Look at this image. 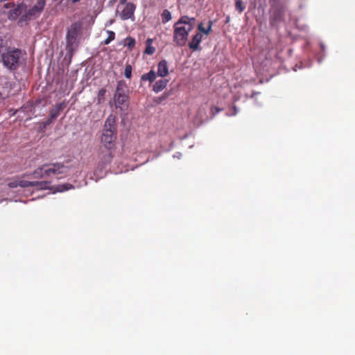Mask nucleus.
I'll use <instances>...</instances> for the list:
<instances>
[{
	"instance_id": "nucleus-28",
	"label": "nucleus",
	"mask_w": 355,
	"mask_h": 355,
	"mask_svg": "<svg viewBox=\"0 0 355 355\" xmlns=\"http://www.w3.org/2000/svg\"><path fill=\"white\" fill-rule=\"evenodd\" d=\"M53 119H51V118L49 116V119H48L46 121L44 122V127L46 128L47 125H49Z\"/></svg>"
},
{
	"instance_id": "nucleus-4",
	"label": "nucleus",
	"mask_w": 355,
	"mask_h": 355,
	"mask_svg": "<svg viewBox=\"0 0 355 355\" xmlns=\"http://www.w3.org/2000/svg\"><path fill=\"white\" fill-rule=\"evenodd\" d=\"M83 24L81 21H77L67 27L65 40L67 49L69 52L72 53L78 46L79 38L83 31Z\"/></svg>"
},
{
	"instance_id": "nucleus-26",
	"label": "nucleus",
	"mask_w": 355,
	"mask_h": 355,
	"mask_svg": "<svg viewBox=\"0 0 355 355\" xmlns=\"http://www.w3.org/2000/svg\"><path fill=\"white\" fill-rule=\"evenodd\" d=\"M220 111H221V109L218 107H216V106H212L211 108V114L213 116L216 115Z\"/></svg>"
},
{
	"instance_id": "nucleus-10",
	"label": "nucleus",
	"mask_w": 355,
	"mask_h": 355,
	"mask_svg": "<svg viewBox=\"0 0 355 355\" xmlns=\"http://www.w3.org/2000/svg\"><path fill=\"white\" fill-rule=\"evenodd\" d=\"M122 84L119 83L116 86V93L114 96V101L115 103L116 107L121 108V106L127 101L128 96L121 92L122 89Z\"/></svg>"
},
{
	"instance_id": "nucleus-25",
	"label": "nucleus",
	"mask_w": 355,
	"mask_h": 355,
	"mask_svg": "<svg viewBox=\"0 0 355 355\" xmlns=\"http://www.w3.org/2000/svg\"><path fill=\"white\" fill-rule=\"evenodd\" d=\"M73 188L71 184H64L58 186V191L59 192H63Z\"/></svg>"
},
{
	"instance_id": "nucleus-3",
	"label": "nucleus",
	"mask_w": 355,
	"mask_h": 355,
	"mask_svg": "<svg viewBox=\"0 0 355 355\" xmlns=\"http://www.w3.org/2000/svg\"><path fill=\"white\" fill-rule=\"evenodd\" d=\"M69 168L62 163L55 162L44 164L36 168L32 175L35 178L43 179L56 176L58 179L67 176Z\"/></svg>"
},
{
	"instance_id": "nucleus-33",
	"label": "nucleus",
	"mask_w": 355,
	"mask_h": 355,
	"mask_svg": "<svg viewBox=\"0 0 355 355\" xmlns=\"http://www.w3.org/2000/svg\"><path fill=\"white\" fill-rule=\"evenodd\" d=\"M3 98V96H2V94L1 92H0V100Z\"/></svg>"
},
{
	"instance_id": "nucleus-32",
	"label": "nucleus",
	"mask_w": 355,
	"mask_h": 355,
	"mask_svg": "<svg viewBox=\"0 0 355 355\" xmlns=\"http://www.w3.org/2000/svg\"><path fill=\"white\" fill-rule=\"evenodd\" d=\"M270 1H272L273 3H279V1L280 0H270Z\"/></svg>"
},
{
	"instance_id": "nucleus-29",
	"label": "nucleus",
	"mask_w": 355,
	"mask_h": 355,
	"mask_svg": "<svg viewBox=\"0 0 355 355\" xmlns=\"http://www.w3.org/2000/svg\"><path fill=\"white\" fill-rule=\"evenodd\" d=\"M119 2H120V4H121V5L128 3H127V0H119Z\"/></svg>"
},
{
	"instance_id": "nucleus-22",
	"label": "nucleus",
	"mask_w": 355,
	"mask_h": 355,
	"mask_svg": "<svg viewBox=\"0 0 355 355\" xmlns=\"http://www.w3.org/2000/svg\"><path fill=\"white\" fill-rule=\"evenodd\" d=\"M107 33L108 35V37L104 41V44H110L115 38V33H114V32H113L112 31H107Z\"/></svg>"
},
{
	"instance_id": "nucleus-7",
	"label": "nucleus",
	"mask_w": 355,
	"mask_h": 355,
	"mask_svg": "<svg viewBox=\"0 0 355 355\" xmlns=\"http://www.w3.org/2000/svg\"><path fill=\"white\" fill-rule=\"evenodd\" d=\"M3 8L10 10L8 12V18L10 19H16L19 17L22 18L24 14L26 11V5L24 3H21L17 5L14 4L13 3H6L3 5Z\"/></svg>"
},
{
	"instance_id": "nucleus-6",
	"label": "nucleus",
	"mask_w": 355,
	"mask_h": 355,
	"mask_svg": "<svg viewBox=\"0 0 355 355\" xmlns=\"http://www.w3.org/2000/svg\"><path fill=\"white\" fill-rule=\"evenodd\" d=\"M46 4V0H36L35 3L29 8H26V11L22 18L19 19V21H28L37 19L43 12Z\"/></svg>"
},
{
	"instance_id": "nucleus-19",
	"label": "nucleus",
	"mask_w": 355,
	"mask_h": 355,
	"mask_svg": "<svg viewBox=\"0 0 355 355\" xmlns=\"http://www.w3.org/2000/svg\"><path fill=\"white\" fill-rule=\"evenodd\" d=\"M161 16H162V21L163 24H166V22L169 21L172 19L171 13L167 9H164L163 10Z\"/></svg>"
},
{
	"instance_id": "nucleus-30",
	"label": "nucleus",
	"mask_w": 355,
	"mask_h": 355,
	"mask_svg": "<svg viewBox=\"0 0 355 355\" xmlns=\"http://www.w3.org/2000/svg\"><path fill=\"white\" fill-rule=\"evenodd\" d=\"M212 25H213V21H208V26H210V28H212Z\"/></svg>"
},
{
	"instance_id": "nucleus-9",
	"label": "nucleus",
	"mask_w": 355,
	"mask_h": 355,
	"mask_svg": "<svg viewBox=\"0 0 355 355\" xmlns=\"http://www.w3.org/2000/svg\"><path fill=\"white\" fill-rule=\"evenodd\" d=\"M19 187L26 188L28 187H36L39 189H46L49 188L50 182L48 181H28L24 180H19Z\"/></svg>"
},
{
	"instance_id": "nucleus-27",
	"label": "nucleus",
	"mask_w": 355,
	"mask_h": 355,
	"mask_svg": "<svg viewBox=\"0 0 355 355\" xmlns=\"http://www.w3.org/2000/svg\"><path fill=\"white\" fill-rule=\"evenodd\" d=\"M18 182H19V180H15V181H12L10 182H9L8 183L9 187L15 188V187H19Z\"/></svg>"
},
{
	"instance_id": "nucleus-1",
	"label": "nucleus",
	"mask_w": 355,
	"mask_h": 355,
	"mask_svg": "<svg viewBox=\"0 0 355 355\" xmlns=\"http://www.w3.org/2000/svg\"><path fill=\"white\" fill-rule=\"evenodd\" d=\"M116 138V117L114 114H110L105 121L101 135V142L107 150H114Z\"/></svg>"
},
{
	"instance_id": "nucleus-16",
	"label": "nucleus",
	"mask_w": 355,
	"mask_h": 355,
	"mask_svg": "<svg viewBox=\"0 0 355 355\" xmlns=\"http://www.w3.org/2000/svg\"><path fill=\"white\" fill-rule=\"evenodd\" d=\"M156 78V73L153 70H150L148 73H144L141 76V80L142 81H149L153 83Z\"/></svg>"
},
{
	"instance_id": "nucleus-12",
	"label": "nucleus",
	"mask_w": 355,
	"mask_h": 355,
	"mask_svg": "<svg viewBox=\"0 0 355 355\" xmlns=\"http://www.w3.org/2000/svg\"><path fill=\"white\" fill-rule=\"evenodd\" d=\"M66 103L62 102L56 104L53 108L50 110L49 116L51 119H56L62 112V111L65 108Z\"/></svg>"
},
{
	"instance_id": "nucleus-2",
	"label": "nucleus",
	"mask_w": 355,
	"mask_h": 355,
	"mask_svg": "<svg viewBox=\"0 0 355 355\" xmlns=\"http://www.w3.org/2000/svg\"><path fill=\"white\" fill-rule=\"evenodd\" d=\"M195 18L182 16L174 24L173 42L177 46L186 44L189 33L193 30Z\"/></svg>"
},
{
	"instance_id": "nucleus-31",
	"label": "nucleus",
	"mask_w": 355,
	"mask_h": 355,
	"mask_svg": "<svg viewBox=\"0 0 355 355\" xmlns=\"http://www.w3.org/2000/svg\"><path fill=\"white\" fill-rule=\"evenodd\" d=\"M233 109H234L233 114L234 115V114H236L237 113V110H236V106H234Z\"/></svg>"
},
{
	"instance_id": "nucleus-24",
	"label": "nucleus",
	"mask_w": 355,
	"mask_h": 355,
	"mask_svg": "<svg viewBox=\"0 0 355 355\" xmlns=\"http://www.w3.org/2000/svg\"><path fill=\"white\" fill-rule=\"evenodd\" d=\"M132 66L130 64H127L125 65V71H124V75H125L126 78L130 79L131 78V76H132Z\"/></svg>"
},
{
	"instance_id": "nucleus-17",
	"label": "nucleus",
	"mask_w": 355,
	"mask_h": 355,
	"mask_svg": "<svg viewBox=\"0 0 355 355\" xmlns=\"http://www.w3.org/2000/svg\"><path fill=\"white\" fill-rule=\"evenodd\" d=\"M106 93L107 90L105 88H101V89L98 90L96 97L98 105H101L103 103H104Z\"/></svg>"
},
{
	"instance_id": "nucleus-21",
	"label": "nucleus",
	"mask_w": 355,
	"mask_h": 355,
	"mask_svg": "<svg viewBox=\"0 0 355 355\" xmlns=\"http://www.w3.org/2000/svg\"><path fill=\"white\" fill-rule=\"evenodd\" d=\"M124 45L131 50L135 45V40L131 37H128L125 39Z\"/></svg>"
},
{
	"instance_id": "nucleus-20",
	"label": "nucleus",
	"mask_w": 355,
	"mask_h": 355,
	"mask_svg": "<svg viewBox=\"0 0 355 355\" xmlns=\"http://www.w3.org/2000/svg\"><path fill=\"white\" fill-rule=\"evenodd\" d=\"M198 30L200 33H203V34H205L206 35H208L211 33V28H210V26H208L207 28H205L203 26L202 23H200L198 25Z\"/></svg>"
},
{
	"instance_id": "nucleus-8",
	"label": "nucleus",
	"mask_w": 355,
	"mask_h": 355,
	"mask_svg": "<svg viewBox=\"0 0 355 355\" xmlns=\"http://www.w3.org/2000/svg\"><path fill=\"white\" fill-rule=\"evenodd\" d=\"M118 9L121 10L119 11V15L122 20L125 21L130 19L132 21H135V11L136 6L134 3L129 2L126 4L119 6Z\"/></svg>"
},
{
	"instance_id": "nucleus-13",
	"label": "nucleus",
	"mask_w": 355,
	"mask_h": 355,
	"mask_svg": "<svg viewBox=\"0 0 355 355\" xmlns=\"http://www.w3.org/2000/svg\"><path fill=\"white\" fill-rule=\"evenodd\" d=\"M113 151L114 150H107L106 153L101 151L99 153L98 157L101 159L102 166H105L112 162L114 157Z\"/></svg>"
},
{
	"instance_id": "nucleus-15",
	"label": "nucleus",
	"mask_w": 355,
	"mask_h": 355,
	"mask_svg": "<svg viewBox=\"0 0 355 355\" xmlns=\"http://www.w3.org/2000/svg\"><path fill=\"white\" fill-rule=\"evenodd\" d=\"M168 83V80L166 79L159 80L156 81L155 83L154 84L153 90L155 92L158 93L162 91L166 87Z\"/></svg>"
},
{
	"instance_id": "nucleus-5",
	"label": "nucleus",
	"mask_w": 355,
	"mask_h": 355,
	"mask_svg": "<svg viewBox=\"0 0 355 355\" xmlns=\"http://www.w3.org/2000/svg\"><path fill=\"white\" fill-rule=\"evenodd\" d=\"M21 51L18 49H9L1 55L5 67L10 70H16L19 66Z\"/></svg>"
},
{
	"instance_id": "nucleus-23",
	"label": "nucleus",
	"mask_w": 355,
	"mask_h": 355,
	"mask_svg": "<svg viewBox=\"0 0 355 355\" xmlns=\"http://www.w3.org/2000/svg\"><path fill=\"white\" fill-rule=\"evenodd\" d=\"M235 8L239 13H241L245 10V6L241 0H236Z\"/></svg>"
},
{
	"instance_id": "nucleus-14",
	"label": "nucleus",
	"mask_w": 355,
	"mask_h": 355,
	"mask_svg": "<svg viewBox=\"0 0 355 355\" xmlns=\"http://www.w3.org/2000/svg\"><path fill=\"white\" fill-rule=\"evenodd\" d=\"M168 75V63L165 60H161L157 65V76L159 77H166Z\"/></svg>"
},
{
	"instance_id": "nucleus-11",
	"label": "nucleus",
	"mask_w": 355,
	"mask_h": 355,
	"mask_svg": "<svg viewBox=\"0 0 355 355\" xmlns=\"http://www.w3.org/2000/svg\"><path fill=\"white\" fill-rule=\"evenodd\" d=\"M202 40V34L200 31L196 33L189 43V47L193 51H198L200 49V44Z\"/></svg>"
},
{
	"instance_id": "nucleus-18",
	"label": "nucleus",
	"mask_w": 355,
	"mask_h": 355,
	"mask_svg": "<svg viewBox=\"0 0 355 355\" xmlns=\"http://www.w3.org/2000/svg\"><path fill=\"white\" fill-rule=\"evenodd\" d=\"M153 40L148 38L146 40V48L145 49V53L148 55H152L155 53V49L152 46Z\"/></svg>"
}]
</instances>
